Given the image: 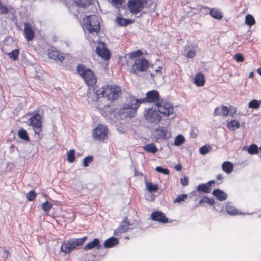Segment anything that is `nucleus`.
<instances>
[{
    "mask_svg": "<svg viewBox=\"0 0 261 261\" xmlns=\"http://www.w3.org/2000/svg\"><path fill=\"white\" fill-rule=\"evenodd\" d=\"M226 212L230 215L239 214V211L236 209L230 202H227L225 208Z\"/></svg>",
    "mask_w": 261,
    "mask_h": 261,
    "instance_id": "obj_22",
    "label": "nucleus"
},
{
    "mask_svg": "<svg viewBox=\"0 0 261 261\" xmlns=\"http://www.w3.org/2000/svg\"><path fill=\"white\" fill-rule=\"evenodd\" d=\"M148 67L149 62L144 58H137L132 65L131 72L136 75L141 76L146 71Z\"/></svg>",
    "mask_w": 261,
    "mask_h": 261,
    "instance_id": "obj_4",
    "label": "nucleus"
},
{
    "mask_svg": "<svg viewBox=\"0 0 261 261\" xmlns=\"http://www.w3.org/2000/svg\"><path fill=\"white\" fill-rule=\"evenodd\" d=\"M87 239L86 237H84L79 239H70L62 244L61 250L65 253H68L75 249L76 246L83 245Z\"/></svg>",
    "mask_w": 261,
    "mask_h": 261,
    "instance_id": "obj_6",
    "label": "nucleus"
},
{
    "mask_svg": "<svg viewBox=\"0 0 261 261\" xmlns=\"http://www.w3.org/2000/svg\"><path fill=\"white\" fill-rule=\"evenodd\" d=\"M101 247L99 240L95 238L93 241L87 243L84 247V249L86 250H91L94 248L99 249Z\"/></svg>",
    "mask_w": 261,
    "mask_h": 261,
    "instance_id": "obj_19",
    "label": "nucleus"
},
{
    "mask_svg": "<svg viewBox=\"0 0 261 261\" xmlns=\"http://www.w3.org/2000/svg\"><path fill=\"white\" fill-rule=\"evenodd\" d=\"M8 9L6 7L4 6L0 2V13L2 14H6L8 13Z\"/></svg>",
    "mask_w": 261,
    "mask_h": 261,
    "instance_id": "obj_50",
    "label": "nucleus"
},
{
    "mask_svg": "<svg viewBox=\"0 0 261 261\" xmlns=\"http://www.w3.org/2000/svg\"><path fill=\"white\" fill-rule=\"evenodd\" d=\"M234 58L238 62H243L244 60L243 56L241 54H236Z\"/></svg>",
    "mask_w": 261,
    "mask_h": 261,
    "instance_id": "obj_47",
    "label": "nucleus"
},
{
    "mask_svg": "<svg viewBox=\"0 0 261 261\" xmlns=\"http://www.w3.org/2000/svg\"><path fill=\"white\" fill-rule=\"evenodd\" d=\"M229 112V109L226 106H222L221 108V113L223 116H227Z\"/></svg>",
    "mask_w": 261,
    "mask_h": 261,
    "instance_id": "obj_48",
    "label": "nucleus"
},
{
    "mask_svg": "<svg viewBox=\"0 0 261 261\" xmlns=\"http://www.w3.org/2000/svg\"><path fill=\"white\" fill-rule=\"evenodd\" d=\"M213 194L219 201H224L227 198V195L223 191L220 189H216L213 191Z\"/></svg>",
    "mask_w": 261,
    "mask_h": 261,
    "instance_id": "obj_21",
    "label": "nucleus"
},
{
    "mask_svg": "<svg viewBox=\"0 0 261 261\" xmlns=\"http://www.w3.org/2000/svg\"><path fill=\"white\" fill-rule=\"evenodd\" d=\"M255 22V19L251 15L248 14L246 16L245 23L247 25L251 27L254 24Z\"/></svg>",
    "mask_w": 261,
    "mask_h": 261,
    "instance_id": "obj_33",
    "label": "nucleus"
},
{
    "mask_svg": "<svg viewBox=\"0 0 261 261\" xmlns=\"http://www.w3.org/2000/svg\"><path fill=\"white\" fill-rule=\"evenodd\" d=\"M52 207L51 204L49 203L48 201H46L42 203V208L43 211L48 212L51 209Z\"/></svg>",
    "mask_w": 261,
    "mask_h": 261,
    "instance_id": "obj_42",
    "label": "nucleus"
},
{
    "mask_svg": "<svg viewBox=\"0 0 261 261\" xmlns=\"http://www.w3.org/2000/svg\"><path fill=\"white\" fill-rule=\"evenodd\" d=\"M204 201L211 205H213L215 203L214 199L207 197H205L204 198Z\"/></svg>",
    "mask_w": 261,
    "mask_h": 261,
    "instance_id": "obj_52",
    "label": "nucleus"
},
{
    "mask_svg": "<svg viewBox=\"0 0 261 261\" xmlns=\"http://www.w3.org/2000/svg\"><path fill=\"white\" fill-rule=\"evenodd\" d=\"M75 151L73 149L70 150L67 153V160L69 163H73L75 160Z\"/></svg>",
    "mask_w": 261,
    "mask_h": 261,
    "instance_id": "obj_37",
    "label": "nucleus"
},
{
    "mask_svg": "<svg viewBox=\"0 0 261 261\" xmlns=\"http://www.w3.org/2000/svg\"><path fill=\"white\" fill-rule=\"evenodd\" d=\"M259 103H261V100L260 101Z\"/></svg>",
    "mask_w": 261,
    "mask_h": 261,
    "instance_id": "obj_64",
    "label": "nucleus"
},
{
    "mask_svg": "<svg viewBox=\"0 0 261 261\" xmlns=\"http://www.w3.org/2000/svg\"><path fill=\"white\" fill-rule=\"evenodd\" d=\"M128 227L129 224H128V223H127L125 221H123L120 224L118 230L120 233L124 232L128 230Z\"/></svg>",
    "mask_w": 261,
    "mask_h": 261,
    "instance_id": "obj_34",
    "label": "nucleus"
},
{
    "mask_svg": "<svg viewBox=\"0 0 261 261\" xmlns=\"http://www.w3.org/2000/svg\"><path fill=\"white\" fill-rule=\"evenodd\" d=\"M76 70L88 86H93L96 83V79L92 70L82 65L77 66Z\"/></svg>",
    "mask_w": 261,
    "mask_h": 261,
    "instance_id": "obj_5",
    "label": "nucleus"
},
{
    "mask_svg": "<svg viewBox=\"0 0 261 261\" xmlns=\"http://www.w3.org/2000/svg\"><path fill=\"white\" fill-rule=\"evenodd\" d=\"M162 67H161V66H159V67H158V68L155 70V71H156V72H161V70H162Z\"/></svg>",
    "mask_w": 261,
    "mask_h": 261,
    "instance_id": "obj_58",
    "label": "nucleus"
},
{
    "mask_svg": "<svg viewBox=\"0 0 261 261\" xmlns=\"http://www.w3.org/2000/svg\"><path fill=\"white\" fill-rule=\"evenodd\" d=\"M194 83L198 86H203L205 83L204 75L200 73L196 74Z\"/></svg>",
    "mask_w": 261,
    "mask_h": 261,
    "instance_id": "obj_26",
    "label": "nucleus"
},
{
    "mask_svg": "<svg viewBox=\"0 0 261 261\" xmlns=\"http://www.w3.org/2000/svg\"><path fill=\"white\" fill-rule=\"evenodd\" d=\"M76 6L81 8H85L92 3V0H74Z\"/></svg>",
    "mask_w": 261,
    "mask_h": 261,
    "instance_id": "obj_27",
    "label": "nucleus"
},
{
    "mask_svg": "<svg viewBox=\"0 0 261 261\" xmlns=\"http://www.w3.org/2000/svg\"><path fill=\"white\" fill-rule=\"evenodd\" d=\"M259 103L258 100L256 99H253L250 101L248 103V107L250 109H256L259 107Z\"/></svg>",
    "mask_w": 261,
    "mask_h": 261,
    "instance_id": "obj_38",
    "label": "nucleus"
},
{
    "mask_svg": "<svg viewBox=\"0 0 261 261\" xmlns=\"http://www.w3.org/2000/svg\"><path fill=\"white\" fill-rule=\"evenodd\" d=\"M214 114L215 116H217V115H219L220 114V113L219 112V109L218 108H216L215 109Z\"/></svg>",
    "mask_w": 261,
    "mask_h": 261,
    "instance_id": "obj_56",
    "label": "nucleus"
},
{
    "mask_svg": "<svg viewBox=\"0 0 261 261\" xmlns=\"http://www.w3.org/2000/svg\"><path fill=\"white\" fill-rule=\"evenodd\" d=\"M146 187L150 192H154L158 189L156 185L153 184L151 182H146Z\"/></svg>",
    "mask_w": 261,
    "mask_h": 261,
    "instance_id": "obj_36",
    "label": "nucleus"
},
{
    "mask_svg": "<svg viewBox=\"0 0 261 261\" xmlns=\"http://www.w3.org/2000/svg\"><path fill=\"white\" fill-rule=\"evenodd\" d=\"M185 141L184 137L181 135H178L174 140V144L175 146H180Z\"/></svg>",
    "mask_w": 261,
    "mask_h": 261,
    "instance_id": "obj_32",
    "label": "nucleus"
},
{
    "mask_svg": "<svg viewBox=\"0 0 261 261\" xmlns=\"http://www.w3.org/2000/svg\"><path fill=\"white\" fill-rule=\"evenodd\" d=\"M175 168L177 171H180L181 170L182 166L180 164H177L175 165Z\"/></svg>",
    "mask_w": 261,
    "mask_h": 261,
    "instance_id": "obj_55",
    "label": "nucleus"
},
{
    "mask_svg": "<svg viewBox=\"0 0 261 261\" xmlns=\"http://www.w3.org/2000/svg\"><path fill=\"white\" fill-rule=\"evenodd\" d=\"M18 136L21 139L25 141H29V138L28 136L27 132L23 129H20L18 132Z\"/></svg>",
    "mask_w": 261,
    "mask_h": 261,
    "instance_id": "obj_31",
    "label": "nucleus"
},
{
    "mask_svg": "<svg viewBox=\"0 0 261 261\" xmlns=\"http://www.w3.org/2000/svg\"><path fill=\"white\" fill-rule=\"evenodd\" d=\"M83 28L93 35L97 34L100 30L99 18L95 15L88 16L83 19Z\"/></svg>",
    "mask_w": 261,
    "mask_h": 261,
    "instance_id": "obj_2",
    "label": "nucleus"
},
{
    "mask_svg": "<svg viewBox=\"0 0 261 261\" xmlns=\"http://www.w3.org/2000/svg\"><path fill=\"white\" fill-rule=\"evenodd\" d=\"M240 125L238 121L231 120L227 122V126L230 130H234L237 128H239Z\"/></svg>",
    "mask_w": 261,
    "mask_h": 261,
    "instance_id": "obj_29",
    "label": "nucleus"
},
{
    "mask_svg": "<svg viewBox=\"0 0 261 261\" xmlns=\"http://www.w3.org/2000/svg\"><path fill=\"white\" fill-rule=\"evenodd\" d=\"M143 149L148 152L155 153L157 151V148L153 143H149L145 145Z\"/></svg>",
    "mask_w": 261,
    "mask_h": 261,
    "instance_id": "obj_28",
    "label": "nucleus"
},
{
    "mask_svg": "<svg viewBox=\"0 0 261 261\" xmlns=\"http://www.w3.org/2000/svg\"><path fill=\"white\" fill-rule=\"evenodd\" d=\"M180 183L183 186H186L189 184V178L187 176H184L180 179Z\"/></svg>",
    "mask_w": 261,
    "mask_h": 261,
    "instance_id": "obj_49",
    "label": "nucleus"
},
{
    "mask_svg": "<svg viewBox=\"0 0 261 261\" xmlns=\"http://www.w3.org/2000/svg\"><path fill=\"white\" fill-rule=\"evenodd\" d=\"M19 54V49H16L8 54L9 58L13 60H16L18 59Z\"/></svg>",
    "mask_w": 261,
    "mask_h": 261,
    "instance_id": "obj_35",
    "label": "nucleus"
},
{
    "mask_svg": "<svg viewBox=\"0 0 261 261\" xmlns=\"http://www.w3.org/2000/svg\"><path fill=\"white\" fill-rule=\"evenodd\" d=\"M118 243V239L112 237L105 241L103 247L105 248H112L117 245Z\"/></svg>",
    "mask_w": 261,
    "mask_h": 261,
    "instance_id": "obj_20",
    "label": "nucleus"
},
{
    "mask_svg": "<svg viewBox=\"0 0 261 261\" xmlns=\"http://www.w3.org/2000/svg\"><path fill=\"white\" fill-rule=\"evenodd\" d=\"M191 136L193 137V138H195L196 137V135L194 134V135H192V133L191 132Z\"/></svg>",
    "mask_w": 261,
    "mask_h": 261,
    "instance_id": "obj_62",
    "label": "nucleus"
},
{
    "mask_svg": "<svg viewBox=\"0 0 261 261\" xmlns=\"http://www.w3.org/2000/svg\"><path fill=\"white\" fill-rule=\"evenodd\" d=\"M223 178V176L222 174H219L217 175L216 179L218 180H222Z\"/></svg>",
    "mask_w": 261,
    "mask_h": 261,
    "instance_id": "obj_57",
    "label": "nucleus"
},
{
    "mask_svg": "<svg viewBox=\"0 0 261 261\" xmlns=\"http://www.w3.org/2000/svg\"><path fill=\"white\" fill-rule=\"evenodd\" d=\"M253 75H254L253 72H251L249 73L248 77L251 79L253 77Z\"/></svg>",
    "mask_w": 261,
    "mask_h": 261,
    "instance_id": "obj_59",
    "label": "nucleus"
},
{
    "mask_svg": "<svg viewBox=\"0 0 261 261\" xmlns=\"http://www.w3.org/2000/svg\"><path fill=\"white\" fill-rule=\"evenodd\" d=\"M151 219L162 223H166L169 221L165 214L161 212H154L151 214Z\"/></svg>",
    "mask_w": 261,
    "mask_h": 261,
    "instance_id": "obj_16",
    "label": "nucleus"
},
{
    "mask_svg": "<svg viewBox=\"0 0 261 261\" xmlns=\"http://www.w3.org/2000/svg\"><path fill=\"white\" fill-rule=\"evenodd\" d=\"M188 197V195L186 194H181L176 197V198L173 201L174 203L180 202L184 201Z\"/></svg>",
    "mask_w": 261,
    "mask_h": 261,
    "instance_id": "obj_40",
    "label": "nucleus"
},
{
    "mask_svg": "<svg viewBox=\"0 0 261 261\" xmlns=\"http://www.w3.org/2000/svg\"><path fill=\"white\" fill-rule=\"evenodd\" d=\"M128 100V103L124 105L120 110V115L123 117H133L140 105L139 99L135 96H130Z\"/></svg>",
    "mask_w": 261,
    "mask_h": 261,
    "instance_id": "obj_3",
    "label": "nucleus"
},
{
    "mask_svg": "<svg viewBox=\"0 0 261 261\" xmlns=\"http://www.w3.org/2000/svg\"><path fill=\"white\" fill-rule=\"evenodd\" d=\"M93 161V157L91 156H88L85 158L83 160V165L84 167H86L89 166V164L91 163Z\"/></svg>",
    "mask_w": 261,
    "mask_h": 261,
    "instance_id": "obj_43",
    "label": "nucleus"
},
{
    "mask_svg": "<svg viewBox=\"0 0 261 261\" xmlns=\"http://www.w3.org/2000/svg\"><path fill=\"white\" fill-rule=\"evenodd\" d=\"M41 116L38 114H35L29 120L30 125L33 127L35 134H38L41 131Z\"/></svg>",
    "mask_w": 261,
    "mask_h": 261,
    "instance_id": "obj_13",
    "label": "nucleus"
},
{
    "mask_svg": "<svg viewBox=\"0 0 261 261\" xmlns=\"http://www.w3.org/2000/svg\"><path fill=\"white\" fill-rule=\"evenodd\" d=\"M122 0H111V3L116 7L121 6L122 5Z\"/></svg>",
    "mask_w": 261,
    "mask_h": 261,
    "instance_id": "obj_51",
    "label": "nucleus"
},
{
    "mask_svg": "<svg viewBox=\"0 0 261 261\" xmlns=\"http://www.w3.org/2000/svg\"><path fill=\"white\" fill-rule=\"evenodd\" d=\"M161 100L159 92L156 90H151L146 93L145 97L139 99V102L142 103H153L155 106L159 104Z\"/></svg>",
    "mask_w": 261,
    "mask_h": 261,
    "instance_id": "obj_7",
    "label": "nucleus"
},
{
    "mask_svg": "<svg viewBox=\"0 0 261 261\" xmlns=\"http://www.w3.org/2000/svg\"><path fill=\"white\" fill-rule=\"evenodd\" d=\"M191 132H192V133H194V130H193H193H192ZM192 135H194V133H192Z\"/></svg>",
    "mask_w": 261,
    "mask_h": 261,
    "instance_id": "obj_63",
    "label": "nucleus"
},
{
    "mask_svg": "<svg viewBox=\"0 0 261 261\" xmlns=\"http://www.w3.org/2000/svg\"><path fill=\"white\" fill-rule=\"evenodd\" d=\"M23 32L24 34V37L27 40H32L34 38V31L32 25L30 23H24Z\"/></svg>",
    "mask_w": 261,
    "mask_h": 261,
    "instance_id": "obj_15",
    "label": "nucleus"
},
{
    "mask_svg": "<svg viewBox=\"0 0 261 261\" xmlns=\"http://www.w3.org/2000/svg\"><path fill=\"white\" fill-rule=\"evenodd\" d=\"M215 183L214 180L208 181L206 184H200L197 187V190L204 193H210L212 190V185Z\"/></svg>",
    "mask_w": 261,
    "mask_h": 261,
    "instance_id": "obj_18",
    "label": "nucleus"
},
{
    "mask_svg": "<svg viewBox=\"0 0 261 261\" xmlns=\"http://www.w3.org/2000/svg\"><path fill=\"white\" fill-rule=\"evenodd\" d=\"M47 55L50 59L59 61L61 62H62L65 58L64 57L59 55L58 51L53 48L48 50Z\"/></svg>",
    "mask_w": 261,
    "mask_h": 261,
    "instance_id": "obj_17",
    "label": "nucleus"
},
{
    "mask_svg": "<svg viewBox=\"0 0 261 261\" xmlns=\"http://www.w3.org/2000/svg\"><path fill=\"white\" fill-rule=\"evenodd\" d=\"M142 54L140 50H137L135 52H131L129 54V57L133 58L140 56Z\"/></svg>",
    "mask_w": 261,
    "mask_h": 261,
    "instance_id": "obj_46",
    "label": "nucleus"
},
{
    "mask_svg": "<svg viewBox=\"0 0 261 261\" xmlns=\"http://www.w3.org/2000/svg\"><path fill=\"white\" fill-rule=\"evenodd\" d=\"M153 136L155 141L159 142L160 140L170 138L171 136V134L166 128L159 126L154 130Z\"/></svg>",
    "mask_w": 261,
    "mask_h": 261,
    "instance_id": "obj_10",
    "label": "nucleus"
},
{
    "mask_svg": "<svg viewBox=\"0 0 261 261\" xmlns=\"http://www.w3.org/2000/svg\"><path fill=\"white\" fill-rule=\"evenodd\" d=\"M121 91L120 87L115 85H108L103 86L97 90L96 93L92 94L96 98L97 97H103L110 101H114L117 99Z\"/></svg>",
    "mask_w": 261,
    "mask_h": 261,
    "instance_id": "obj_1",
    "label": "nucleus"
},
{
    "mask_svg": "<svg viewBox=\"0 0 261 261\" xmlns=\"http://www.w3.org/2000/svg\"><path fill=\"white\" fill-rule=\"evenodd\" d=\"M190 49V50L187 54L186 57L188 58H193L195 56V52L196 49L198 48V46L196 44H191L190 46L186 47Z\"/></svg>",
    "mask_w": 261,
    "mask_h": 261,
    "instance_id": "obj_25",
    "label": "nucleus"
},
{
    "mask_svg": "<svg viewBox=\"0 0 261 261\" xmlns=\"http://www.w3.org/2000/svg\"><path fill=\"white\" fill-rule=\"evenodd\" d=\"M159 111L152 108L146 109L144 111V116L145 119L150 123L158 124L161 119Z\"/></svg>",
    "mask_w": 261,
    "mask_h": 261,
    "instance_id": "obj_8",
    "label": "nucleus"
},
{
    "mask_svg": "<svg viewBox=\"0 0 261 261\" xmlns=\"http://www.w3.org/2000/svg\"><path fill=\"white\" fill-rule=\"evenodd\" d=\"M117 22L118 24H119L120 25L124 26L126 25L129 23V20H128L126 19L117 17L116 18Z\"/></svg>",
    "mask_w": 261,
    "mask_h": 261,
    "instance_id": "obj_41",
    "label": "nucleus"
},
{
    "mask_svg": "<svg viewBox=\"0 0 261 261\" xmlns=\"http://www.w3.org/2000/svg\"><path fill=\"white\" fill-rule=\"evenodd\" d=\"M3 251V255L5 259H8V257L9 255V252L7 251V250L5 249H2Z\"/></svg>",
    "mask_w": 261,
    "mask_h": 261,
    "instance_id": "obj_53",
    "label": "nucleus"
},
{
    "mask_svg": "<svg viewBox=\"0 0 261 261\" xmlns=\"http://www.w3.org/2000/svg\"><path fill=\"white\" fill-rule=\"evenodd\" d=\"M155 170L159 172L163 173L165 175H168L169 174V170L167 168H163L161 167L158 166L155 168Z\"/></svg>",
    "mask_w": 261,
    "mask_h": 261,
    "instance_id": "obj_44",
    "label": "nucleus"
},
{
    "mask_svg": "<svg viewBox=\"0 0 261 261\" xmlns=\"http://www.w3.org/2000/svg\"><path fill=\"white\" fill-rule=\"evenodd\" d=\"M96 54L102 59L108 60L110 58V53L103 43H99L96 47Z\"/></svg>",
    "mask_w": 261,
    "mask_h": 261,
    "instance_id": "obj_14",
    "label": "nucleus"
},
{
    "mask_svg": "<svg viewBox=\"0 0 261 261\" xmlns=\"http://www.w3.org/2000/svg\"><path fill=\"white\" fill-rule=\"evenodd\" d=\"M211 16L215 19L220 20L223 17V13L222 12L216 8H213L210 11Z\"/></svg>",
    "mask_w": 261,
    "mask_h": 261,
    "instance_id": "obj_24",
    "label": "nucleus"
},
{
    "mask_svg": "<svg viewBox=\"0 0 261 261\" xmlns=\"http://www.w3.org/2000/svg\"><path fill=\"white\" fill-rule=\"evenodd\" d=\"M36 194L34 190L30 191L27 194V199L29 201H33L36 197Z\"/></svg>",
    "mask_w": 261,
    "mask_h": 261,
    "instance_id": "obj_45",
    "label": "nucleus"
},
{
    "mask_svg": "<svg viewBox=\"0 0 261 261\" xmlns=\"http://www.w3.org/2000/svg\"><path fill=\"white\" fill-rule=\"evenodd\" d=\"M202 9H203V10H205V12H206V13H207V12H208V11L209 10V9H208V8H207V7H203Z\"/></svg>",
    "mask_w": 261,
    "mask_h": 261,
    "instance_id": "obj_60",
    "label": "nucleus"
},
{
    "mask_svg": "<svg viewBox=\"0 0 261 261\" xmlns=\"http://www.w3.org/2000/svg\"><path fill=\"white\" fill-rule=\"evenodd\" d=\"M257 72L258 73V74H259V75H261V68H258V69H257Z\"/></svg>",
    "mask_w": 261,
    "mask_h": 261,
    "instance_id": "obj_61",
    "label": "nucleus"
},
{
    "mask_svg": "<svg viewBox=\"0 0 261 261\" xmlns=\"http://www.w3.org/2000/svg\"><path fill=\"white\" fill-rule=\"evenodd\" d=\"M146 3V0H129L127 6L131 13L137 14L143 9Z\"/></svg>",
    "mask_w": 261,
    "mask_h": 261,
    "instance_id": "obj_9",
    "label": "nucleus"
},
{
    "mask_svg": "<svg viewBox=\"0 0 261 261\" xmlns=\"http://www.w3.org/2000/svg\"><path fill=\"white\" fill-rule=\"evenodd\" d=\"M108 132V128L105 125L102 124L98 125L93 130L92 135L93 138L97 141L105 139L107 137Z\"/></svg>",
    "mask_w": 261,
    "mask_h": 261,
    "instance_id": "obj_11",
    "label": "nucleus"
},
{
    "mask_svg": "<svg viewBox=\"0 0 261 261\" xmlns=\"http://www.w3.org/2000/svg\"><path fill=\"white\" fill-rule=\"evenodd\" d=\"M211 149V147L208 145H204L199 149V152L200 154L202 155L206 154Z\"/></svg>",
    "mask_w": 261,
    "mask_h": 261,
    "instance_id": "obj_39",
    "label": "nucleus"
},
{
    "mask_svg": "<svg viewBox=\"0 0 261 261\" xmlns=\"http://www.w3.org/2000/svg\"><path fill=\"white\" fill-rule=\"evenodd\" d=\"M233 165L229 161H226L222 163V169L227 174H230L233 170Z\"/></svg>",
    "mask_w": 261,
    "mask_h": 261,
    "instance_id": "obj_23",
    "label": "nucleus"
},
{
    "mask_svg": "<svg viewBox=\"0 0 261 261\" xmlns=\"http://www.w3.org/2000/svg\"><path fill=\"white\" fill-rule=\"evenodd\" d=\"M230 114L231 115H233L236 112V109L234 107H231L229 110Z\"/></svg>",
    "mask_w": 261,
    "mask_h": 261,
    "instance_id": "obj_54",
    "label": "nucleus"
},
{
    "mask_svg": "<svg viewBox=\"0 0 261 261\" xmlns=\"http://www.w3.org/2000/svg\"><path fill=\"white\" fill-rule=\"evenodd\" d=\"M245 149H247L248 153L250 154H256L258 153V147L256 144H252L250 145L248 147H245Z\"/></svg>",
    "mask_w": 261,
    "mask_h": 261,
    "instance_id": "obj_30",
    "label": "nucleus"
},
{
    "mask_svg": "<svg viewBox=\"0 0 261 261\" xmlns=\"http://www.w3.org/2000/svg\"><path fill=\"white\" fill-rule=\"evenodd\" d=\"M158 111L165 116H168L173 113V108L171 103L161 99L159 105L156 106Z\"/></svg>",
    "mask_w": 261,
    "mask_h": 261,
    "instance_id": "obj_12",
    "label": "nucleus"
}]
</instances>
